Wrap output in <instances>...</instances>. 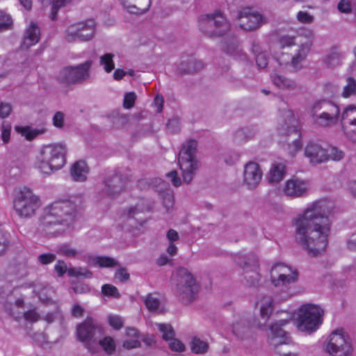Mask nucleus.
<instances>
[{
  "label": "nucleus",
  "mask_w": 356,
  "mask_h": 356,
  "mask_svg": "<svg viewBox=\"0 0 356 356\" xmlns=\"http://www.w3.org/2000/svg\"><path fill=\"white\" fill-rule=\"evenodd\" d=\"M309 188V182L296 176L288 179L283 189L284 193L293 198L305 195Z\"/></svg>",
  "instance_id": "nucleus-20"
},
{
  "label": "nucleus",
  "mask_w": 356,
  "mask_h": 356,
  "mask_svg": "<svg viewBox=\"0 0 356 356\" xmlns=\"http://www.w3.org/2000/svg\"><path fill=\"white\" fill-rule=\"evenodd\" d=\"M328 154V159H331L334 161H341L344 157V152L335 147H332L330 149Z\"/></svg>",
  "instance_id": "nucleus-55"
},
{
  "label": "nucleus",
  "mask_w": 356,
  "mask_h": 356,
  "mask_svg": "<svg viewBox=\"0 0 356 356\" xmlns=\"http://www.w3.org/2000/svg\"><path fill=\"white\" fill-rule=\"evenodd\" d=\"M126 179L120 173L108 175L104 181V188L99 193L102 198L108 196L115 197L124 190Z\"/></svg>",
  "instance_id": "nucleus-18"
},
{
  "label": "nucleus",
  "mask_w": 356,
  "mask_h": 356,
  "mask_svg": "<svg viewBox=\"0 0 356 356\" xmlns=\"http://www.w3.org/2000/svg\"><path fill=\"white\" fill-rule=\"evenodd\" d=\"M56 252L61 256L72 258H75L79 254V250L72 247L69 243H63L58 245L56 248Z\"/></svg>",
  "instance_id": "nucleus-37"
},
{
  "label": "nucleus",
  "mask_w": 356,
  "mask_h": 356,
  "mask_svg": "<svg viewBox=\"0 0 356 356\" xmlns=\"http://www.w3.org/2000/svg\"><path fill=\"white\" fill-rule=\"evenodd\" d=\"M197 142L191 139L182 145L178 156V163L182 171L184 182L189 184L193 179L195 171L200 168L196 159Z\"/></svg>",
  "instance_id": "nucleus-6"
},
{
  "label": "nucleus",
  "mask_w": 356,
  "mask_h": 356,
  "mask_svg": "<svg viewBox=\"0 0 356 356\" xmlns=\"http://www.w3.org/2000/svg\"><path fill=\"white\" fill-rule=\"evenodd\" d=\"M92 61L88 60L76 66H68L61 70L58 80L66 85L82 83L90 78V69Z\"/></svg>",
  "instance_id": "nucleus-12"
},
{
  "label": "nucleus",
  "mask_w": 356,
  "mask_h": 356,
  "mask_svg": "<svg viewBox=\"0 0 356 356\" xmlns=\"http://www.w3.org/2000/svg\"><path fill=\"white\" fill-rule=\"evenodd\" d=\"M89 172L86 163L83 161H79L74 163L70 169V175L74 181H85Z\"/></svg>",
  "instance_id": "nucleus-28"
},
{
  "label": "nucleus",
  "mask_w": 356,
  "mask_h": 356,
  "mask_svg": "<svg viewBox=\"0 0 356 356\" xmlns=\"http://www.w3.org/2000/svg\"><path fill=\"white\" fill-rule=\"evenodd\" d=\"M323 311L318 306L307 304L300 308L298 317V329L301 332L312 333L322 323Z\"/></svg>",
  "instance_id": "nucleus-8"
},
{
  "label": "nucleus",
  "mask_w": 356,
  "mask_h": 356,
  "mask_svg": "<svg viewBox=\"0 0 356 356\" xmlns=\"http://www.w3.org/2000/svg\"><path fill=\"white\" fill-rule=\"evenodd\" d=\"M191 350L196 354H204L207 352L209 344L197 337H193L191 341Z\"/></svg>",
  "instance_id": "nucleus-41"
},
{
  "label": "nucleus",
  "mask_w": 356,
  "mask_h": 356,
  "mask_svg": "<svg viewBox=\"0 0 356 356\" xmlns=\"http://www.w3.org/2000/svg\"><path fill=\"white\" fill-rule=\"evenodd\" d=\"M297 19L300 23L312 24L314 17L306 11H299L297 14Z\"/></svg>",
  "instance_id": "nucleus-56"
},
{
  "label": "nucleus",
  "mask_w": 356,
  "mask_h": 356,
  "mask_svg": "<svg viewBox=\"0 0 356 356\" xmlns=\"http://www.w3.org/2000/svg\"><path fill=\"white\" fill-rule=\"evenodd\" d=\"M72 1V0H54L51 13V19L55 20L56 18L58 10L61 7L68 5Z\"/></svg>",
  "instance_id": "nucleus-48"
},
{
  "label": "nucleus",
  "mask_w": 356,
  "mask_h": 356,
  "mask_svg": "<svg viewBox=\"0 0 356 356\" xmlns=\"http://www.w3.org/2000/svg\"><path fill=\"white\" fill-rule=\"evenodd\" d=\"M130 275L125 268H118L115 273V278L121 282H126L129 280Z\"/></svg>",
  "instance_id": "nucleus-61"
},
{
  "label": "nucleus",
  "mask_w": 356,
  "mask_h": 356,
  "mask_svg": "<svg viewBox=\"0 0 356 356\" xmlns=\"http://www.w3.org/2000/svg\"><path fill=\"white\" fill-rule=\"evenodd\" d=\"M354 3L351 0H341L337 6L338 10L343 13L350 14L353 11Z\"/></svg>",
  "instance_id": "nucleus-51"
},
{
  "label": "nucleus",
  "mask_w": 356,
  "mask_h": 356,
  "mask_svg": "<svg viewBox=\"0 0 356 356\" xmlns=\"http://www.w3.org/2000/svg\"><path fill=\"white\" fill-rule=\"evenodd\" d=\"M339 121L342 130L346 127L356 124V106L350 105L344 108L340 115Z\"/></svg>",
  "instance_id": "nucleus-31"
},
{
  "label": "nucleus",
  "mask_w": 356,
  "mask_h": 356,
  "mask_svg": "<svg viewBox=\"0 0 356 356\" xmlns=\"http://www.w3.org/2000/svg\"><path fill=\"white\" fill-rule=\"evenodd\" d=\"M283 118V123L280 124L279 131L282 135L294 136L291 143L289 141V154L293 156L301 147L300 133L297 127L298 122L291 110L286 111Z\"/></svg>",
  "instance_id": "nucleus-15"
},
{
  "label": "nucleus",
  "mask_w": 356,
  "mask_h": 356,
  "mask_svg": "<svg viewBox=\"0 0 356 356\" xmlns=\"http://www.w3.org/2000/svg\"><path fill=\"white\" fill-rule=\"evenodd\" d=\"M269 57L266 53L258 54L256 56V63L259 68L264 69L268 64Z\"/></svg>",
  "instance_id": "nucleus-58"
},
{
  "label": "nucleus",
  "mask_w": 356,
  "mask_h": 356,
  "mask_svg": "<svg viewBox=\"0 0 356 356\" xmlns=\"http://www.w3.org/2000/svg\"><path fill=\"white\" fill-rule=\"evenodd\" d=\"M40 35V31L39 27L35 23L31 22L26 29L22 47L23 49H29L32 45H34L38 42Z\"/></svg>",
  "instance_id": "nucleus-26"
},
{
  "label": "nucleus",
  "mask_w": 356,
  "mask_h": 356,
  "mask_svg": "<svg viewBox=\"0 0 356 356\" xmlns=\"http://www.w3.org/2000/svg\"><path fill=\"white\" fill-rule=\"evenodd\" d=\"M13 26V19L6 13L0 10V31L10 29Z\"/></svg>",
  "instance_id": "nucleus-46"
},
{
  "label": "nucleus",
  "mask_w": 356,
  "mask_h": 356,
  "mask_svg": "<svg viewBox=\"0 0 356 356\" xmlns=\"http://www.w3.org/2000/svg\"><path fill=\"white\" fill-rule=\"evenodd\" d=\"M15 130L21 133L29 140H33L38 135L42 134L46 131L45 129H32L29 127H22L18 126L15 127Z\"/></svg>",
  "instance_id": "nucleus-36"
},
{
  "label": "nucleus",
  "mask_w": 356,
  "mask_h": 356,
  "mask_svg": "<svg viewBox=\"0 0 356 356\" xmlns=\"http://www.w3.org/2000/svg\"><path fill=\"white\" fill-rule=\"evenodd\" d=\"M64 113L61 111H57L52 119L54 126L58 129L63 128L64 127Z\"/></svg>",
  "instance_id": "nucleus-59"
},
{
  "label": "nucleus",
  "mask_w": 356,
  "mask_h": 356,
  "mask_svg": "<svg viewBox=\"0 0 356 356\" xmlns=\"http://www.w3.org/2000/svg\"><path fill=\"white\" fill-rule=\"evenodd\" d=\"M220 47L221 49L227 54L233 56H237L241 53L238 41L234 35L229 36L222 40L220 42Z\"/></svg>",
  "instance_id": "nucleus-30"
},
{
  "label": "nucleus",
  "mask_w": 356,
  "mask_h": 356,
  "mask_svg": "<svg viewBox=\"0 0 356 356\" xmlns=\"http://www.w3.org/2000/svg\"><path fill=\"white\" fill-rule=\"evenodd\" d=\"M156 181H159L161 184V188L159 191V195L162 200V204L163 207L165 208L166 211H170L174 205V196L172 191L169 188V184L161 180H156Z\"/></svg>",
  "instance_id": "nucleus-29"
},
{
  "label": "nucleus",
  "mask_w": 356,
  "mask_h": 356,
  "mask_svg": "<svg viewBox=\"0 0 356 356\" xmlns=\"http://www.w3.org/2000/svg\"><path fill=\"white\" fill-rule=\"evenodd\" d=\"M285 175V165L283 163H273L268 175V180L270 184H277L283 179Z\"/></svg>",
  "instance_id": "nucleus-34"
},
{
  "label": "nucleus",
  "mask_w": 356,
  "mask_h": 356,
  "mask_svg": "<svg viewBox=\"0 0 356 356\" xmlns=\"http://www.w3.org/2000/svg\"><path fill=\"white\" fill-rule=\"evenodd\" d=\"M249 323L247 321L242 318L234 321L232 325V330L234 334L240 338H242L249 329Z\"/></svg>",
  "instance_id": "nucleus-38"
},
{
  "label": "nucleus",
  "mask_w": 356,
  "mask_h": 356,
  "mask_svg": "<svg viewBox=\"0 0 356 356\" xmlns=\"http://www.w3.org/2000/svg\"><path fill=\"white\" fill-rule=\"evenodd\" d=\"M8 243L9 241L6 233L0 229V256L4 253Z\"/></svg>",
  "instance_id": "nucleus-63"
},
{
  "label": "nucleus",
  "mask_w": 356,
  "mask_h": 356,
  "mask_svg": "<svg viewBox=\"0 0 356 356\" xmlns=\"http://www.w3.org/2000/svg\"><path fill=\"white\" fill-rule=\"evenodd\" d=\"M312 115L316 124L327 127L336 124L339 121L340 109L332 101L321 99L314 103Z\"/></svg>",
  "instance_id": "nucleus-7"
},
{
  "label": "nucleus",
  "mask_w": 356,
  "mask_h": 356,
  "mask_svg": "<svg viewBox=\"0 0 356 356\" xmlns=\"http://www.w3.org/2000/svg\"><path fill=\"white\" fill-rule=\"evenodd\" d=\"M76 334L79 341L83 342L91 353H95L92 346L103 335V328L92 317L88 316L76 326Z\"/></svg>",
  "instance_id": "nucleus-9"
},
{
  "label": "nucleus",
  "mask_w": 356,
  "mask_h": 356,
  "mask_svg": "<svg viewBox=\"0 0 356 356\" xmlns=\"http://www.w3.org/2000/svg\"><path fill=\"white\" fill-rule=\"evenodd\" d=\"M136 99V95L134 92H127L125 94L123 101V106L129 109L132 108L135 104Z\"/></svg>",
  "instance_id": "nucleus-54"
},
{
  "label": "nucleus",
  "mask_w": 356,
  "mask_h": 356,
  "mask_svg": "<svg viewBox=\"0 0 356 356\" xmlns=\"http://www.w3.org/2000/svg\"><path fill=\"white\" fill-rule=\"evenodd\" d=\"M287 323L288 320H281L278 323L271 325L268 337V341L280 356H296L286 348V346L293 343L289 334L282 328Z\"/></svg>",
  "instance_id": "nucleus-10"
},
{
  "label": "nucleus",
  "mask_w": 356,
  "mask_h": 356,
  "mask_svg": "<svg viewBox=\"0 0 356 356\" xmlns=\"http://www.w3.org/2000/svg\"><path fill=\"white\" fill-rule=\"evenodd\" d=\"M341 95L346 98L356 95V79L351 76L346 79V84L343 87Z\"/></svg>",
  "instance_id": "nucleus-42"
},
{
  "label": "nucleus",
  "mask_w": 356,
  "mask_h": 356,
  "mask_svg": "<svg viewBox=\"0 0 356 356\" xmlns=\"http://www.w3.org/2000/svg\"><path fill=\"white\" fill-rule=\"evenodd\" d=\"M99 346L102 347L108 354H112L115 350V341L110 337H106L103 339L99 338L97 339V341L94 343L92 348L95 350V353L97 352Z\"/></svg>",
  "instance_id": "nucleus-35"
},
{
  "label": "nucleus",
  "mask_w": 356,
  "mask_h": 356,
  "mask_svg": "<svg viewBox=\"0 0 356 356\" xmlns=\"http://www.w3.org/2000/svg\"><path fill=\"white\" fill-rule=\"evenodd\" d=\"M204 67V64L201 60L188 57L179 63L178 71L181 74H194L201 71Z\"/></svg>",
  "instance_id": "nucleus-25"
},
{
  "label": "nucleus",
  "mask_w": 356,
  "mask_h": 356,
  "mask_svg": "<svg viewBox=\"0 0 356 356\" xmlns=\"http://www.w3.org/2000/svg\"><path fill=\"white\" fill-rule=\"evenodd\" d=\"M37 259L41 265H48L56 261V255L54 253L45 252L39 254Z\"/></svg>",
  "instance_id": "nucleus-50"
},
{
  "label": "nucleus",
  "mask_w": 356,
  "mask_h": 356,
  "mask_svg": "<svg viewBox=\"0 0 356 356\" xmlns=\"http://www.w3.org/2000/svg\"><path fill=\"white\" fill-rule=\"evenodd\" d=\"M237 264L242 268L243 272L245 270H255L259 267V260L256 255L252 254L242 257H238L236 259Z\"/></svg>",
  "instance_id": "nucleus-33"
},
{
  "label": "nucleus",
  "mask_w": 356,
  "mask_h": 356,
  "mask_svg": "<svg viewBox=\"0 0 356 356\" xmlns=\"http://www.w3.org/2000/svg\"><path fill=\"white\" fill-rule=\"evenodd\" d=\"M169 342V347L173 351L182 352L185 349L184 345L178 339H170Z\"/></svg>",
  "instance_id": "nucleus-62"
},
{
  "label": "nucleus",
  "mask_w": 356,
  "mask_h": 356,
  "mask_svg": "<svg viewBox=\"0 0 356 356\" xmlns=\"http://www.w3.org/2000/svg\"><path fill=\"white\" fill-rule=\"evenodd\" d=\"M198 26L200 31L211 39L225 35L231 28L225 15L218 10L200 15L198 18Z\"/></svg>",
  "instance_id": "nucleus-3"
},
{
  "label": "nucleus",
  "mask_w": 356,
  "mask_h": 356,
  "mask_svg": "<svg viewBox=\"0 0 356 356\" xmlns=\"http://www.w3.org/2000/svg\"><path fill=\"white\" fill-rule=\"evenodd\" d=\"M95 263L102 268L115 267L119 265L115 259L109 257H97Z\"/></svg>",
  "instance_id": "nucleus-45"
},
{
  "label": "nucleus",
  "mask_w": 356,
  "mask_h": 356,
  "mask_svg": "<svg viewBox=\"0 0 356 356\" xmlns=\"http://www.w3.org/2000/svg\"><path fill=\"white\" fill-rule=\"evenodd\" d=\"M166 177L171 181L174 186L179 187L181 186V179L178 176V172L177 170H174L170 171L166 175Z\"/></svg>",
  "instance_id": "nucleus-64"
},
{
  "label": "nucleus",
  "mask_w": 356,
  "mask_h": 356,
  "mask_svg": "<svg viewBox=\"0 0 356 356\" xmlns=\"http://www.w3.org/2000/svg\"><path fill=\"white\" fill-rule=\"evenodd\" d=\"M124 8L132 15H143L147 12L151 0H120Z\"/></svg>",
  "instance_id": "nucleus-23"
},
{
  "label": "nucleus",
  "mask_w": 356,
  "mask_h": 356,
  "mask_svg": "<svg viewBox=\"0 0 356 356\" xmlns=\"http://www.w3.org/2000/svg\"><path fill=\"white\" fill-rule=\"evenodd\" d=\"M240 27L248 31H254L266 23V18L258 12H251L250 9H244L238 15Z\"/></svg>",
  "instance_id": "nucleus-19"
},
{
  "label": "nucleus",
  "mask_w": 356,
  "mask_h": 356,
  "mask_svg": "<svg viewBox=\"0 0 356 356\" xmlns=\"http://www.w3.org/2000/svg\"><path fill=\"white\" fill-rule=\"evenodd\" d=\"M109 325L115 330H120L123 327V320L121 316L118 315H109L108 316Z\"/></svg>",
  "instance_id": "nucleus-52"
},
{
  "label": "nucleus",
  "mask_w": 356,
  "mask_h": 356,
  "mask_svg": "<svg viewBox=\"0 0 356 356\" xmlns=\"http://www.w3.org/2000/svg\"><path fill=\"white\" fill-rule=\"evenodd\" d=\"M254 136V134L248 129H240L234 132L233 139L236 143H243L246 142Z\"/></svg>",
  "instance_id": "nucleus-40"
},
{
  "label": "nucleus",
  "mask_w": 356,
  "mask_h": 356,
  "mask_svg": "<svg viewBox=\"0 0 356 356\" xmlns=\"http://www.w3.org/2000/svg\"><path fill=\"white\" fill-rule=\"evenodd\" d=\"M353 351L351 341L343 330L332 332L327 345V352L331 356H351Z\"/></svg>",
  "instance_id": "nucleus-14"
},
{
  "label": "nucleus",
  "mask_w": 356,
  "mask_h": 356,
  "mask_svg": "<svg viewBox=\"0 0 356 356\" xmlns=\"http://www.w3.org/2000/svg\"><path fill=\"white\" fill-rule=\"evenodd\" d=\"M305 155L309 159L310 163L316 165L328 160L327 152L319 144L310 142L305 149Z\"/></svg>",
  "instance_id": "nucleus-22"
},
{
  "label": "nucleus",
  "mask_w": 356,
  "mask_h": 356,
  "mask_svg": "<svg viewBox=\"0 0 356 356\" xmlns=\"http://www.w3.org/2000/svg\"><path fill=\"white\" fill-rule=\"evenodd\" d=\"M67 149L63 143L49 144L41 149V160L39 168L44 174H50L60 169L65 163Z\"/></svg>",
  "instance_id": "nucleus-4"
},
{
  "label": "nucleus",
  "mask_w": 356,
  "mask_h": 356,
  "mask_svg": "<svg viewBox=\"0 0 356 356\" xmlns=\"http://www.w3.org/2000/svg\"><path fill=\"white\" fill-rule=\"evenodd\" d=\"M298 277V272H292L289 267L282 263L274 264L271 268L270 281L275 287L287 288L297 282Z\"/></svg>",
  "instance_id": "nucleus-16"
},
{
  "label": "nucleus",
  "mask_w": 356,
  "mask_h": 356,
  "mask_svg": "<svg viewBox=\"0 0 356 356\" xmlns=\"http://www.w3.org/2000/svg\"><path fill=\"white\" fill-rule=\"evenodd\" d=\"M260 316L262 322H259V326H264L270 318L273 310V300L271 296H265L262 297L260 302Z\"/></svg>",
  "instance_id": "nucleus-27"
},
{
  "label": "nucleus",
  "mask_w": 356,
  "mask_h": 356,
  "mask_svg": "<svg viewBox=\"0 0 356 356\" xmlns=\"http://www.w3.org/2000/svg\"><path fill=\"white\" fill-rule=\"evenodd\" d=\"M39 207L38 197L29 188L24 187L17 193L14 200V209L20 217L33 216Z\"/></svg>",
  "instance_id": "nucleus-11"
},
{
  "label": "nucleus",
  "mask_w": 356,
  "mask_h": 356,
  "mask_svg": "<svg viewBox=\"0 0 356 356\" xmlns=\"http://www.w3.org/2000/svg\"><path fill=\"white\" fill-rule=\"evenodd\" d=\"M333 203L320 200L309 204L293 220L295 240L309 256L323 253L328 244L332 222L329 218Z\"/></svg>",
  "instance_id": "nucleus-1"
},
{
  "label": "nucleus",
  "mask_w": 356,
  "mask_h": 356,
  "mask_svg": "<svg viewBox=\"0 0 356 356\" xmlns=\"http://www.w3.org/2000/svg\"><path fill=\"white\" fill-rule=\"evenodd\" d=\"M143 211V209L139 207L138 204L131 206L127 209L123 213V216L127 219L135 218L136 216Z\"/></svg>",
  "instance_id": "nucleus-53"
},
{
  "label": "nucleus",
  "mask_w": 356,
  "mask_h": 356,
  "mask_svg": "<svg viewBox=\"0 0 356 356\" xmlns=\"http://www.w3.org/2000/svg\"><path fill=\"white\" fill-rule=\"evenodd\" d=\"M342 58V52L337 47H334L323 58V63L328 67H336L341 64Z\"/></svg>",
  "instance_id": "nucleus-32"
},
{
  "label": "nucleus",
  "mask_w": 356,
  "mask_h": 356,
  "mask_svg": "<svg viewBox=\"0 0 356 356\" xmlns=\"http://www.w3.org/2000/svg\"><path fill=\"white\" fill-rule=\"evenodd\" d=\"M102 292L106 296H111L115 298H119L120 297V294L118 292V289L111 284H104L102 287Z\"/></svg>",
  "instance_id": "nucleus-49"
},
{
  "label": "nucleus",
  "mask_w": 356,
  "mask_h": 356,
  "mask_svg": "<svg viewBox=\"0 0 356 356\" xmlns=\"http://www.w3.org/2000/svg\"><path fill=\"white\" fill-rule=\"evenodd\" d=\"M76 204L69 200L56 201L44 209L40 229L47 236L60 234L74 221Z\"/></svg>",
  "instance_id": "nucleus-2"
},
{
  "label": "nucleus",
  "mask_w": 356,
  "mask_h": 356,
  "mask_svg": "<svg viewBox=\"0 0 356 356\" xmlns=\"http://www.w3.org/2000/svg\"><path fill=\"white\" fill-rule=\"evenodd\" d=\"M273 83L280 89L290 91H298L301 90L300 84L296 80L284 75L274 73L271 75Z\"/></svg>",
  "instance_id": "nucleus-24"
},
{
  "label": "nucleus",
  "mask_w": 356,
  "mask_h": 356,
  "mask_svg": "<svg viewBox=\"0 0 356 356\" xmlns=\"http://www.w3.org/2000/svg\"><path fill=\"white\" fill-rule=\"evenodd\" d=\"M156 326L158 330L162 334V337L164 340L168 341L172 337H175V331L173 327L170 324L157 323Z\"/></svg>",
  "instance_id": "nucleus-44"
},
{
  "label": "nucleus",
  "mask_w": 356,
  "mask_h": 356,
  "mask_svg": "<svg viewBox=\"0 0 356 356\" xmlns=\"http://www.w3.org/2000/svg\"><path fill=\"white\" fill-rule=\"evenodd\" d=\"M67 270L66 263L63 260L59 259L56 261L54 266V270L59 277H62L67 272Z\"/></svg>",
  "instance_id": "nucleus-60"
},
{
  "label": "nucleus",
  "mask_w": 356,
  "mask_h": 356,
  "mask_svg": "<svg viewBox=\"0 0 356 356\" xmlns=\"http://www.w3.org/2000/svg\"><path fill=\"white\" fill-rule=\"evenodd\" d=\"M312 41L309 40L301 44L296 50L295 54L290 56L287 53H282L278 58V62L281 65H290L294 72H298L302 69L301 62L305 59L309 52Z\"/></svg>",
  "instance_id": "nucleus-17"
},
{
  "label": "nucleus",
  "mask_w": 356,
  "mask_h": 356,
  "mask_svg": "<svg viewBox=\"0 0 356 356\" xmlns=\"http://www.w3.org/2000/svg\"><path fill=\"white\" fill-rule=\"evenodd\" d=\"M262 178V171L257 163L250 161L244 166L243 184L248 189L256 188Z\"/></svg>",
  "instance_id": "nucleus-21"
},
{
  "label": "nucleus",
  "mask_w": 356,
  "mask_h": 356,
  "mask_svg": "<svg viewBox=\"0 0 356 356\" xmlns=\"http://www.w3.org/2000/svg\"><path fill=\"white\" fill-rule=\"evenodd\" d=\"M243 275L248 286L256 288L259 286L260 275L257 270H245L243 272Z\"/></svg>",
  "instance_id": "nucleus-39"
},
{
  "label": "nucleus",
  "mask_w": 356,
  "mask_h": 356,
  "mask_svg": "<svg viewBox=\"0 0 356 356\" xmlns=\"http://www.w3.org/2000/svg\"><path fill=\"white\" fill-rule=\"evenodd\" d=\"M344 136L351 140L353 143L356 144V124L349 126L343 129Z\"/></svg>",
  "instance_id": "nucleus-57"
},
{
  "label": "nucleus",
  "mask_w": 356,
  "mask_h": 356,
  "mask_svg": "<svg viewBox=\"0 0 356 356\" xmlns=\"http://www.w3.org/2000/svg\"><path fill=\"white\" fill-rule=\"evenodd\" d=\"M176 286L175 293L185 305L194 301L199 293L200 286L193 275L184 268H180L176 273Z\"/></svg>",
  "instance_id": "nucleus-5"
},
{
  "label": "nucleus",
  "mask_w": 356,
  "mask_h": 356,
  "mask_svg": "<svg viewBox=\"0 0 356 356\" xmlns=\"http://www.w3.org/2000/svg\"><path fill=\"white\" fill-rule=\"evenodd\" d=\"M96 32V23L89 19L72 24L66 29L65 39L69 42L76 40L89 41L92 40Z\"/></svg>",
  "instance_id": "nucleus-13"
},
{
  "label": "nucleus",
  "mask_w": 356,
  "mask_h": 356,
  "mask_svg": "<svg viewBox=\"0 0 356 356\" xmlns=\"http://www.w3.org/2000/svg\"><path fill=\"white\" fill-rule=\"evenodd\" d=\"M146 307L149 311H156L160 306V300L155 295L148 294L145 300Z\"/></svg>",
  "instance_id": "nucleus-47"
},
{
  "label": "nucleus",
  "mask_w": 356,
  "mask_h": 356,
  "mask_svg": "<svg viewBox=\"0 0 356 356\" xmlns=\"http://www.w3.org/2000/svg\"><path fill=\"white\" fill-rule=\"evenodd\" d=\"M113 57L114 55L113 54L107 53L99 58L100 64L104 66V70L108 73L115 68Z\"/></svg>",
  "instance_id": "nucleus-43"
}]
</instances>
